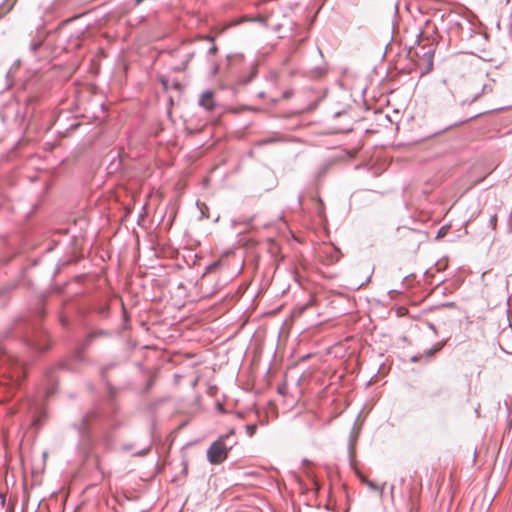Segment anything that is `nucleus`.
<instances>
[{"instance_id": "9", "label": "nucleus", "mask_w": 512, "mask_h": 512, "mask_svg": "<svg viewBox=\"0 0 512 512\" xmlns=\"http://www.w3.org/2000/svg\"><path fill=\"white\" fill-rule=\"evenodd\" d=\"M33 346H34V348H35L36 350H40V349H41L40 347L36 346V344H33Z\"/></svg>"}, {"instance_id": "4", "label": "nucleus", "mask_w": 512, "mask_h": 512, "mask_svg": "<svg viewBox=\"0 0 512 512\" xmlns=\"http://www.w3.org/2000/svg\"><path fill=\"white\" fill-rule=\"evenodd\" d=\"M440 349H441V346L436 347V348H434V349H430V350H428V351H427V353H426V354H427L428 356H432V355H434L436 352H438Z\"/></svg>"}, {"instance_id": "6", "label": "nucleus", "mask_w": 512, "mask_h": 512, "mask_svg": "<svg viewBox=\"0 0 512 512\" xmlns=\"http://www.w3.org/2000/svg\"><path fill=\"white\" fill-rule=\"evenodd\" d=\"M209 52H210L211 54H213V55H214V54L217 52V47H216L215 45H213V46L210 48Z\"/></svg>"}, {"instance_id": "3", "label": "nucleus", "mask_w": 512, "mask_h": 512, "mask_svg": "<svg viewBox=\"0 0 512 512\" xmlns=\"http://www.w3.org/2000/svg\"><path fill=\"white\" fill-rule=\"evenodd\" d=\"M257 426L255 424H249L246 426V430L249 436H253L256 432Z\"/></svg>"}, {"instance_id": "1", "label": "nucleus", "mask_w": 512, "mask_h": 512, "mask_svg": "<svg viewBox=\"0 0 512 512\" xmlns=\"http://www.w3.org/2000/svg\"><path fill=\"white\" fill-rule=\"evenodd\" d=\"M229 434L220 436L214 441L207 450V459L213 465H218L224 462L228 456V452L232 446L226 444Z\"/></svg>"}, {"instance_id": "5", "label": "nucleus", "mask_w": 512, "mask_h": 512, "mask_svg": "<svg viewBox=\"0 0 512 512\" xmlns=\"http://www.w3.org/2000/svg\"><path fill=\"white\" fill-rule=\"evenodd\" d=\"M364 482L370 487L372 488L373 490H378V487L371 481H368V480H364Z\"/></svg>"}, {"instance_id": "8", "label": "nucleus", "mask_w": 512, "mask_h": 512, "mask_svg": "<svg viewBox=\"0 0 512 512\" xmlns=\"http://www.w3.org/2000/svg\"><path fill=\"white\" fill-rule=\"evenodd\" d=\"M312 304H313V303H312V301H311V302H309L308 304H306L305 308H307V307L311 306Z\"/></svg>"}, {"instance_id": "2", "label": "nucleus", "mask_w": 512, "mask_h": 512, "mask_svg": "<svg viewBox=\"0 0 512 512\" xmlns=\"http://www.w3.org/2000/svg\"><path fill=\"white\" fill-rule=\"evenodd\" d=\"M200 105L207 110H212L215 106L213 93L210 91L204 92L200 98Z\"/></svg>"}, {"instance_id": "7", "label": "nucleus", "mask_w": 512, "mask_h": 512, "mask_svg": "<svg viewBox=\"0 0 512 512\" xmlns=\"http://www.w3.org/2000/svg\"><path fill=\"white\" fill-rule=\"evenodd\" d=\"M143 2V0H136V5H140Z\"/></svg>"}]
</instances>
